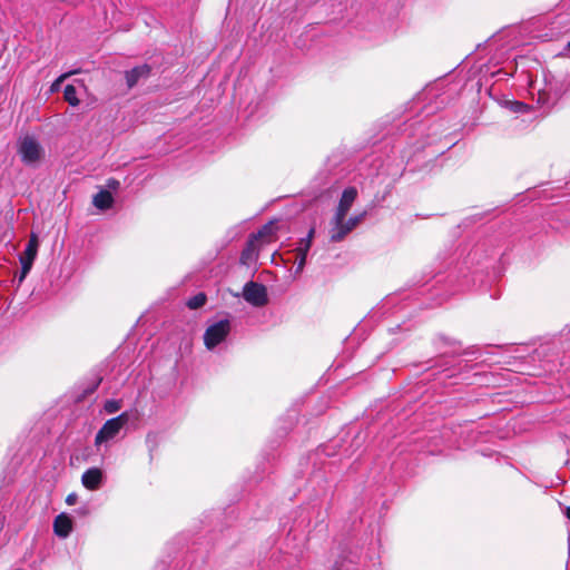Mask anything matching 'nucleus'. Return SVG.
Wrapping results in <instances>:
<instances>
[{"instance_id": "nucleus-1", "label": "nucleus", "mask_w": 570, "mask_h": 570, "mask_svg": "<svg viewBox=\"0 0 570 570\" xmlns=\"http://www.w3.org/2000/svg\"><path fill=\"white\" fill-rule=\"evenodd\" d=\"M531 95H537V102L542 108L553 107L558 100L570 90V75L556 76L551 72H543V79L540 82H531Z\"/></svg>"}, {"instance_id": "nucleus-2", "label": "nucleus", "mask_w": 570, "mask_h": 570, "mask_svg": "<svg viewBox=\"0 0 570 570\" xmlns=\"http://www.w3.org/2000/svg\"><path fill=\"white\" fill-rule=\"evenodd\" d=\"M18 155L26 166L35 168L41 163L45 150L35 137L24 136L18 141Z\"/></svg>"}, {"instance_id": "nucleus-3", "label": "nucleus", "mask_w": 570, "mask_h": 570, "mask_svg": "<svg viewBox=\"0 0 570 570\" xmlns=\"http://www.w3.org/2000/svg\"><path fill=\"white\" fill-rule=\"evenodd\" d=\"M232 330L230 322L225 318L209 325L204 333V344L208 350H214L223 343Z\"/></svg>"}, {"instance_id": "nucleus-4", "label": "nucleus", "mask_w": 570, "mask_h": 570, "mask_svg": "<svg viewBox=\"0 0 570 570\" xmlns=\"http://www.w3.org/2000/svg\"><path fill=\"white\" fill-rule=\"evenodd\" d=\"M129 416L127 412L119 414L105 422L101 429L97 432L95 438V444L99 445L114 439L120 430L128 423Z\"/></svg>"}, {"instance_id": "nucleus-5", "label": "nucleus", "mask_w": 570, "mask_h": 570, "mask_svg": "<svg viewBox=\"0 0 570 570\" xmlns=\"http://www.w3.org/2000/svg\"><path fill=\"white\" fill-rule=\"evenodd\" d=\"M38 246H39L38 237L36 234L32 233L30 235L29 242L26 246L23 254L19 258L20 263H21V271H20L19 275L14 276V279H17L18 285H20L24 281L28 273L30 272L32 264L37 257Z\"/></svg>"}, {"instance_id": "nucleus-6", "label": "nucleus", "mask_w": 570, "mask_h": 570, "mask_svg": "<svg viewBox=\"0 0 570 570\" xmlns=\"http://www.w3.org/2000/svg\"><path fill=\"white\" fill-rule=\"evenodd\" d=\"M243 297L253 306H264L267 304V291L263 284L248 282L244 285Z\"/></svg>"}, {"instance_id": "nucleus-7", "label": "nucleus", "mask_w": 570, "mask_h": 570, "mask_svg": "<svg viewBox=\"0 0 570 570\" xmlns=\"http://www.w3.org/2000/svg\"><path fill=\"white\" fill-rule=\"evenodd\" d=\"M356 197L357 189L355 187L351 186L343 190L341 199L334 213V215H336V220L342 219V217H346Z\"/></svg>"}, {"instance_id": "nucleus-8", "label": "nucleus", "mask_w": 570, "mask_h": 570, "mask_svg": "<svg viewBox=\"0 0 570 570\" xmlns=\"http://www.w3.org/2000/svg\"><path fill=\"white\" fill-rule=\"evenodd\" d=\"M151 68L149 65L144 63L137 67H134L130 70L125 72V79L128 89L134 88L140 79H147L150 75Z\"/></svg>"}, {"instance_id": "nucleus-9", "label": "nucleus", "mask_w": 570, "mask_h": 570, "mask_svg": "<svg viewBox=\"0 0 570 570\" xmlns=\"http://www.w3.org/2000/svg\"><path fill=\"white\" fill-rule=\"evenodd\" d=\"M314 233H315V229L311 228L308 230V234L306 235V237L302 238L298 243V246L296 248V252H297L296 269H297V272L303 271V268L306 264V256L311 248Z\"/></svg>"}, {"instance_id": "nucleus-10", "label": "nucleus", "mask_w": 570, "mask_h": 570, "mask_svg": "<svg viewBox=\"0 0 570 570\" xmlns=\"http://www.w3.org/2000/svg\"><path fill=\"white\" fill-rule=\"evenodd\" d=\"M102 476V471L100 469L90 468L86 470L81 476L82 485L90 491H95L100 488Z\"/></svg>"}, {"instance_id": "nucleus-11", "label": "nucleus", "mask_w": 570, "mask_h": 570, "mask_svg": "<svg viewBox=\"0 0 570 570\" xmlns=\"http://www.w3.org/2000/svg\"><path fill=\"white\" fill-rule=\"evenodd\" d=\"M345 218L346 217H342V219L336 220V215L333 216L330 229V238L332 242H341L352 232L351 228L347 227Z\"/></svg>"}, {"instance_id": "nucleus-12", "label": "nucleus", "mask_w": 570, "mask_h": 570, "mask_svg": "<svg viewBox=\"0 0 570 570\" xmlns=\"http://www.w3.org/2000/svg\"><path fill=\"white\" fill-rule=\"evenodd\" d=\"M72 530V521L71 519L65 514L60 513L53 520V532L59 538H67Z\"/></svg>"}, {"instance_id": "nucleus-13", "label": "nucleus", "mask_w": 570, "mask_h": 570, "mask_svg": "<svg viewBox=\"0 0 570 570\" xmlns=\"http://www.w3.org/2000/svg\"><path fill=\"white\" fill-rule=\"evenodd\" d=\"M114 197L108 190H100L94 196L92 204L101 210L109 209L112 206Z\"/></svg>"}, {"instance_id": "nucleus-14", "label": "nucleus", "mask_w": 570, "mask_h": 570, "mask_svg": "<svg viewBox=\"0 0 570 570\" xmlns=\"http://www.w3.org/2000/svg\"><path fill=\"white\" fill-rule=\"evenodd\" d=\"M501 108L507 109L510 112L522 114L529 109L528 105L519 101H510L507 99H501Z\"/></svg>"}, {"instance_id": "nucleus-15", "label": "nucleus", "mask_w": 570, "mask_h": 570, "mask_svg": "<svg viewBox=\"0 0 570 570\" xmlns=\"http://www.w3.org/2000/svg\"><path fill=\"white\" fill-rule=\"evenodd\" d=\"M63 98L70 106H78L79 99L77 97V89L73 85H67L63 90Z\"/></svg>"}, {"instance_id": "nucleus-16", "label": "nucleus", "mask_w": 570, "mask_h": 570, "mask_svg": "<svg viewBox=\"0 0 570 570\" xmlns=\"http://www.w3.org/2000/svg\"><path fill=\"white\" fill-rule=\"evenodd\" d=\"M206 299L207 298L204 293H198L195 296L190 297L186 304L190 309H197L205 305Z\"/></svg>"}, {"instance_id": "nucleus-17", "label": "nucleus", "mask_w": 570, "mask_h": 570, "mask_svg": "<svg viewBox=\"0 0 570 570\" xmlns=\"http://www.w3.org/2000/svg\"><path fill=\"white\" fill-rule=\"evenodd\" d=\"M366 216V212L361 213L360 215L350 217L348 219L345 218V223L351 230H353Z\"/></svg>"}, {"instance_id": "nucleus-18", "label": "nucleus", "mask_w": 570, "mask_h": 570, "mask_svg": "<svg viewBox=\"0 0 570 570\" xmlns=\"http://www.w3.org/2000/svg\"><path fill=\"white\" fill-rule=\"evenodd\" d=\"M121 403L118 400H108L106 401L104 409L107 413H116L120 410Z\"/></svg>"}, {"instance_id": "nucleus-19", "label": "nucleus", "mask_w": 570, "mask_h": 570, "mask_svg": "<svg viewBox=\"0 0 570 570\" xmlns=\"http://www.w3.org/2000/svg\"><path fill=\"white\" fill-rule=\"evenodd\" d=\"M252 255H253V249L250 248V246H248L247 248H245L243 252H242V255H240V262L243 264H246L248 259L252 258Z\"/></svg>"}, {"instance_id": "nucleus-20", "label": "nucleus", "mask_w": 570, "mask_h": 570, "mask_svg": "<svg viewBox=\"0 0 570 570\" xmlns=\"http://www.w3.org/2000/svg\"><path fill=\"white\" fill-rule=\"evenodd\" d=\"M77 500H78V495L76 493H70L66 498V503L68 505H73V504H76Z\"/></svg>"}, {"instance_id": "nucleus-21", "label": "nucleus", "mask_w": 570, "mask_h": 570, "mask_svg": "<svg viewBox=\"0 0 570 570\" xmlns=\"http://www.w3.org/2000/svg\"><path fill=\"white\" fill-rule=\"evenodd\" d=\"M119 181L116 179H109L107 186L112 189H117L119 187Z\"/></svg>"}, {"instance_id": "nucleus-22", "label": "nucleus", "mask_w": 570, "mask_h": 570, "mask_svg": "<svg viewBox=\"0 0 570 570\" xmlns=\"http://www.w3.org/2000/svg\"><path fill=\"white\" fill-rule=\"evenodd\" d=\"M268 228H269L268 225H264V227L257 233V235H252V237L257 238L259 236H263Z\"/></svg>"}, {"instance_id": "nucleus-23", "label": "nucleus", "mask_w": 570, "mask_h": 570, "mask_svg": "<svg viewBox=\"0 0 570 570\" xmlns=\"http://www.w3.org/2000/svg\"><path fill=\"white\" fill-rule=\"evenodd\" d=\"M67 76H68V75H62V76H60V77L57 79L56 83H53V85H52L51 90H55V88H57V85H58L60 81H62Z\"/></svg>"}, {"instance_id": "nucleus-24", "label": "nucleus", "mask_w": 570, "mask_h": 570, "mask_svg": "<svg viewBox=\"0 0 570 570\" xmlns=\"http://www.w3.org/2000/svg\"><path fill=\"white\" fill-rule=\"evenodd\" d=\"M147 443H156V435L148 434L146 439Z\"/></svg>"}, {"instance_id": "nucleus-25", "label": "nucleus", "mask_w": 570, "mask_h": 570, "mask_svg": "<svg viewBox=\"0 0 570 570\" xmlns=\"http://www.w3.org/2000/svg\"><path fill=\"white\" fill-rule=\"evenodd\" d=\"M564 515L570 520V507L566 508Z\"/></svg>"}, {"instance_id": "nucleus-26", "label": "nucleus", "mask_w": 570, "mask_h": 570, "mask_svg": "<svg viewBox=\"0 0 570 570\" xmlns=\"http://www.w3.org/2000/svg\"><path fill=\"white\" fill-rule=\"evenodd\" d=\"M100 383V380L95 384L94 389L95 390L96 387H98V384Z\"/></svg>"}, {"instance_id": "nucleus-27", "label": "nucleus", "mask_w": 570, "mask_h": 570, "mask_svg": "<svg viewBox=\"0 0 570 570\" xmlns=\"http://www.w3.org/2000/svg\"><path fill=\"white\" fill-rule=\"evenodd\" d=\"M567 48L570 50V41L568 42Z\"/></svg>"}]
</instances>
